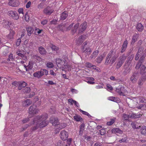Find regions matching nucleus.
I'll return each instance as SVG.
<instances>
[{"label": "nucleus", "instance_id": "nucleus-1", "mask_svg": "<svg viewBox=\"0 0 146 146\" xmlns=\"http://www.w3.org/2000/svg\"><path fill=\"white\" fill-rule=\"evenodd\" d=\"M48 117L47 114L44 113L40 116H37L33 120L32 123L30 125H35L31 129L32 131H33L37 129L39 127L42 128L46 126L48 122L46 120Z\"/></svg>", "mask_w": 146, "mask_h": 146}, {"label": "nucleus", "instance_id": "nucleus-2", "mask_svg": "<svg viewBox=\"0 0 146 146\" xmlns=\"http://www.w3.org/2000/svg\"><path fill=\"white\" fill-rule=\"evenodd\" d=\"M146 55V50H144L142 48H140L138 49L135 57V59L137 60L139 58V56H141L135 66L136 69L140 68L141 73L142 74V72L145 70L146 67L143 65H142V63L143 62V60L145 58Z\"/></svg>", "mask_w": 146, "mask_h": 146}, {"label": "nucleus", "instance_id": "nucleus-3", "mask_svg": "<svg viewBox=\"0 0 146 146\" xmlns=\"http://www.w3.org/2000/svg\"><path fill=\"white\" fill-rule=\"evenodd\" d=\"M56 61L57 66L60 68H63L62 70H65L66 71L71 70L72 66L70 65L67 64L65 59L57 58L56 59Z\"/></svg>", "mask_w": 146, "mask_h": 146}, {"label": "nucleus", "instance_id": "nucleus-4", "mask_svg": "<svg viewBox=\"0 0 146 146\" xmlns=\"http://www.w3.org/2000/svg\"><path fill=\"white\" fill-rule=\"evenodd\" d=\"M32 58L33 60L30 61L28 66L24 65V66L27 71H29V70H31L33 66L35 68L37 67L35 61V60H37L36 62H40L42 61V59L37 55H33Z\"/></svg>", "mask_w": 146, "mask_h": 146}, {"label": "nucleus", "instance_id": "nucleus-5", "mask_svg": "<svg viewBox=\"0 0 146 146\" xmlns=\"http://www.w3.org/2000/svg\"><path fill=\"white\" fill-rule=\"evenodd\" d=\"M117 58V56L115 55V52L111 51L109 53L106 57L105 64L107 65L111 63V64H112L115 61Z\"/></svg>", "mask_w": 146, "mask_h": 146}, {"label": "nucleus", "instance_id": "nucleus-6", "mask_svg": "<svg viewBox=\"0 0 146 146\" xmlns=\"http://www.w3.org/2000/svg\"><path fill=\"white\" fill-rule=\"evenodd\" d=\"M48 74V71L46 69H41L40 71H38L33 74L34 77L39 78L42 77L44 75H47Z\"/></svg>", "mask_w": 146, "mask_h": 146}, {"label": "nucleus", "instance_id": "nucleus-7", "mask_svg": "<svg viewBox=\"0 0 146 146\" xmlns=\"http://www.w3.org/2000/svg\"><path fill=\"white\" fill-rule=\"evenodd\" d=\"M82 50L83 52H87V54H90L91 53V50L90 48L88 42L86 41L83 43Z\"/></svg>", "mask_w": 146, "mask_h": 146}, {"label": "nucleus", "instance_id": "nucleus-8", "mask_svg": "<svg viewBox=\"0 0 146 146\" xmlns=\"http://www.w3.org/2000/svg\"><path fill=\"white\" fill-rule=\"evenodd\" d=\"M116 91L120 95L124 96L127 94L126 90L121 85H119L117 88H116Z\"/></svg>", "mask_w": 146, "mask_h": 146}, {"label": "nucleus", "instance_id": "nucleus-9", "mask_svg": "<svg viewBox=\"0 0 146 146\" xmlns=\"http://www.w3.org/2000/svg\"><path fill=\"white\" fill-rule=\"evenodd\" d=\"M39 110L34 105H32L29 109V113L30 115H33L37 113Z\"/></svg>", "mask_w": 146, "mask_h": 146}, {"label": "nucleus", "instance_id": "nucleus-10", "mask_svg": "<svg viewBox=\"0 0 146 146\" xmlns=\"http://www.w3.org/2000/svg\"><path fill=\"white\" fill-rule=\"evenodd\" d=\"M126 58V56L124 55H123L119 57L116 66L117 68L118 69L121 67Z\"/></svg>", "mask_w": 146, "mask_h": 146}, {"label": "nucleus", "instance_id": "nucleus-11", "mask_svg": "<svg viewBox=\"0 0 146 146\" xmlns=\"http://www.w3.org/2000/svg\"><path fill=\"white\" fill-rule=\"evenodd\" d=\"M8 14L10 17H11L14 19L17 20L19 18L18 14L15 11H9L8 12Z\"/></svg>", "mask_w": 146, "mask_h": 146}, {"label": "nucleus", "instance_id": "nucleus-12", "mask_svg": "<svg viewBox=\"0 0 146 146\" xmlns=\"http://www.w3.org/2000/svg\"><path fill=\"white\" fill-rule=\"evenodd\" d=\"M68 133L64 130L61 131L60 133V137L62 140L65 141L66 140L68 137Z\"/></svg>", "mask_w": 146, "mask_h": 146}, {"label": "nucleus", "instance_id": "nucleus-13", "mask_svg": "<svg viewBox=\"0 0 146 146\" xmlns=\"http://www.w3.org/2000/svg\"><path fill=\"white\" fill-rule=\"evenodd\" d=\"M54 11V10L52 7H48L44 9L43 12L46 15H50Z\"/></svg>", "mask_w": 146, "mask_h": 146}, {"label": "nucleus", "instance_id": "nucleus-14", "mask_svg": "<svg viewBox=\"0 0 146 146\" xmlns=\"http://www.w3.org/2000/svg\"><path fill=\"white\" fill-rule=\"evenodd\" d=\"M138 74L137 73L134 72L130 78V80L133 83H135L138 78Z\"/></svg>", "mask_w": 146, "mask_h": 146}, {"label": "nucleus", "instance_id": "nucleus-15", "mask_svg": "<svg viewBox=\"0 0 146 146\" xmlns=\"http://www.w3.org/2000/svg\"><path fill=\"white\" fill-rule=\"evenodd\" d=\"M8 5L12 7H17L19 5V3L18 1L16 0H10L8 3Z\"/></svg>", "mask_w": 146, "mask_h": 146}, {"label": "nucleus", "instance_id": "nucleus-16", "mask_svg": "<svg viewBox=\"0 0 146 146\" xmlns=\"http://www.w3.org/2000/svg\"><path fill=\"white\" fill-rule=\"evenodd\" d=\"M142 76V77L139 79L138 82V84L140 85H142L143 82L146 80V72H144Z\"/></svg>", "mask_w": 146, "mask_h": 146}, {"label": "nucleus", "instance_id": "nucleus-17", "mask_svg": "<svg viewBox=\"0 0 146 146\" xmlns=\"http://www.w3.org/2000/svg\"><path fill=\"white\" fill-rule=\"evenodd\" d=\"M50 121L54 125L58 124L59 121L57 118L51 117L50 119Z\"/></svg>", "mask_w": 146, "mask_h": 146}, {"label": "nucleus", "instance_id": "nucleus-18", "mask_svg": "<svg viewBox=\"0 0 146 146\" xmlns=\"http://www.w3.org/2000/svg\"><path fill=\"white\" fill-rule=\"evenodd\" d=\"M11 24V22L7 20H4L2 23L3 27L7 29L9 28Z\"/></svg>", "mask_w": 146, "mask_h": 146}, {"label": "nucleus", "instance_id": "nucleus-19", "mask_svg": "<svg viewBox=\"0 0 146 146\" xmlns=\"http://www.w3.org/2000/svg\"><path fill=\"white\" fill-rule=\"evenodd\" d=\"M87 23L85 22L83 23L80 26L79 30V33L83 32L86 29Z\"/></svg>", "mask_w": 146, "mask_h": 146}, {"label": "nucleus", "instance_id": "nucleus-20", "mask_svg": "<svg viewBox=\"0 0 146 146\" xmlns=\"http://www.w3.org/2000/svg\"><path fill=\"white\" fill-rule=\"evenodd\" d=\"M85 39L86 36L85 35H82L80 36L76 40V43L78 44H80L82 43Z\"/></svg>", "mask_w": 146, "mask_h": 146}, {"label": "nucleus", "instance_id": "nucleus-21", "mask_svg": "<svg viewBox=\"0 0 146 146\" xmlns=\"http://www.w3.org/2000/svg\"><path fill=\"white\" fill-rule=\"evenodd\" d=\"M94 80V78L92 77H88L86 78L85 81L89 84H93L95 83V82L93 81Z\"/></svg>", "mask_w": 146, "mask_h": 146}, {"label": "nucleus", "instance_id": "nucleus-22", "mask_svg": "<svg viewBox=\"0 0 146 146\" xmlns=\"http://www.w3.org/2000/svg\"><path fill=\"white\" fill-rule=\"evenodd\" d=\"M136 29L139 32L142 31L144 29L143 25L140 23H138L136 27Z\"/></svg>", "mask_w": 146, "mask_h": 146}, {"label": "nucleus", "instance_id": "nucleus-23", "mask_svg": "<svg viewBox=\"0 0 146 146\" xmlns=\"http://www.w3.org/2000/svg\"><path fill=\"white\" fill-rule=\"evenodd\" d=\"M127 44L128 41L127 40H125L123 42L121 48V53H123V52L125 51L126 49Z\"/></svg>", "mask_w": 146, "mask_h": 146}, {"label": "nucleus", "instance_id": "nucleus-24", "mask_svg": "<svg viewBox=\"0 0 146 146\" xmlns=\"http://www.w3.org/2000/svg\"><path fill=\"white\" fill-rule=\"evenodd\" d=\"M108 100L113 101L117 103L120 102V100L119 98H115L113 96H110L108 98Z\"/></svg>", "mask_w": 146, "mask_h": 146}, {"label": "nucleus", "instance_id": "nucleus-25", "mask_svg": "<svg viewBox=\"0 0 146 146\" xmlns=\"http://www.w3.org/2000/svg\"><path fill=\"white\" fill-rule=\"evenodd\" d=\"M17 54L19 56L21 57V58L25 60H27V56L22 54L21 51H18L17 52Z\"/></svg>", "mask_w": 146, "mask_h": 146}, {"label": "nucleus", "instance_id": "nucleus-26", "mask_svg": "<svg viewBox=\"0 0 146 146\" xmlns=\"http://www.w3.org/2000/svg\"><path fill=\"white\" fill-rule=\"evenodd\" d=\"M112 132L113 133H119L121 134L123 131L121 130L119 128H114L112 130Z\"/></svg>", "mask_w": 146, "mask_h": 146}, {"label": "nucleus", "instance_id": "nucleus-27", "mask_svg": "<svg viewBox=\"0 0 146 146\" xmlns=\"http://www.w3.org/2000/svg\"><path fill=\"white\" fill-rule=\"evenodd\" d=\"M131 125L132 127L134 129H139L141 127V126L138 125V123L136 122H132Z\"/></svg>", "mask_w": 146, "mask_h": 146}, {"label": "nucleus", "instance_id": "nucleus-28", "mask_svg": "<svg viewBox=\"0 0 146 146\" xmlns=\"http://www.w3.org/2000/svg\"><path fill=\"white\" fill-rule=\"evenodd\" d=\"M31 101L29 99L26 100L23 102V106L25 107H27L30 105L31 103Z\"/></svg>", "mask_w": 146, "mask_h": 146}, {"label": "nucleus", "instance_id": "nucleus-29", "mask_svg": "<svg viewBox=\"0 0 146 146\" xmlns=\"http://www.w3.org/2000/svg\"><path fill=\"white\" fill-rule=\"evenodd\" d=\"M27 35L30 36L33 32V29L31 27H29L27 28Z\"/></svg>", "mask_w": 146, "mask_h": 146}, {"label": "nucleus", "instance_id": "nucleus-30", "mask_svg": "<svg viewBox=\"0 0 146 146\" xmlns=\"http://www.w3.org/2000/svg\"><path fill=\"white\" fill-rule=\"evenodd\" d=\"M139 36L138 35L136 34H135L133 36L131 42V44H133L137 40Z\"/></svg>", "mask_w": 146, "mask_h": 146}, {"label": "nucleus", "instance_id": "nucleus-31", "mask_svg": "<svg viewBox=\"0 0 146 146\" xmlns=\"http://www.w3.org/2000/svg\"><path fill=\"white\" fill-rule=\"evenodd\" d=\"M38 50L39 53L41 54H45L46 52L45 49L42 46L38 48Z\"/></svg>", "mask_w": 146, "mask_h": 146}, {"label": "nucleus", "instance_id": "nucleus-32", "mask_svg": "<svg viewBox=\"0 0 146 146\" xmlns=\"http://www.w3.org/2000/svg\"><path fill=\"white\" fill-rule=\"evenodd\" d=\"M15 33V32L13 31L12 30H10L9 34L7 36L8 38L10 39H13Z\"/></svg>", "mask_w": 146, "mask_h": 146}, {"label": "nucleus", "instance_id": "nucleus-33", "mask_svg": "<svg viewBox=\"0 0 146 146\" xmlns=\"http://www.w3.org/2000/svg\"><path fill=\"white\" fill-rule=\"evenodd\" d=\"M67 13L66 11H64L61 14L60 16L61 19L64 20L67 17Z\"/></svg>", "mask_w": 146, "mask_h": 146}, {"label": "nucleus", "instance_id": "nucleus-34", "mask_svg": "<svg viewBox=\"0 0 146 146\" xmlns=\"http://www.w3.org/2000/svg\"><path fill=\"white\" fill-rule=\"evenodd\" d=\"M140 132L143 135H146V127L142 126L141 127Z\"/></svg>", "mask_w": 146, "mask_h": 146}, {"label": "nucleus", "instance_id": "nucleus-35", "mask_svg": "<svg viewBox=\"0 0 146 146\" xmlns=\"http://www.w3.org/2000/svg\"><path fill=\"white\" fill-rule=\"evenodd\" d=\"M26 85L27 83L25 82H23L20 83L18 87V89L20 90L22 88L25 87L26 86Z\"/></svg>", "mask_w": 146, "mask_h": 146}, {"label": "nucleus", "instance_id": "nucleus-36", "mask_svg": "<svg viewBox=\"0 0 146 146\" xmlns=\"http://www.w3.org/2000/svg\"><path fill=\"white\" fill-rule=\"evenodd\" d=\"M99 53V51L97 50L95 51L90 56V58H95L98 55Z\"/></svg>", "mask_w": 146, "mask_h": 146}, {"label": "nucleus", "instance_id": "nucleus-37", "mask_svg": "<svg viewBox=\"0 0 146 146\" xmlns=\"http://www.w3.org/2000/svg\"><path fill=\"white\" fill-rule=\"evenodd\" d=\"M79 25V24L78 23H77L74 26V29H72V33L73 34L75 33L76 31V30Z\"/></svg>", "mask_w": 146, "mask_h": 146}, {"label": "nucleus", "instance_id": "nucleus-38", "mask_svg": "<svg viewBox=\"0 0 146 146\" xmlns=\"http://www.w3.org/2000/svg\"><path fill=\"white\" fill-rule=\"evenodd\" d=\"M134 57L133 54H132L128 58L127 60V64L128 65L130 63L131 61L132 60Z\"/></svg>", "mask_w": 146, "mask_h": 146}, {"label": "nucleus", "instance_id": "nucleus-39", "mask_svg": "<svg viewBox=\"0 0 146 146\" xmlns=\"http://www.w3.org/2000/svg\"><path fill=\"white\" fill-rule=\"evenodd\" d=\"M116 119V118H114L111 119H110V121L107 122V124L108 125H112L115 122Z\"/></svg>", "mask_w": 146, "mask_h": 146}, {"label": "nucleus", "instance_id": "nucleus-40", "mask_svg": "<svg viewBox=\"0 0 146 146\" xmlns=\"http://www.w3.org/2000/svg\"><path fill=\"white\" fill-rule=\"evenodd\" d=\"M128 141L127 139V137H124V138H123L121 139H120L119 141L120 143H127L128 142Z\"/></svg>", "mask_w": 146, "mask_h": 146}, {"label": "nucleus", "instance_id": "nucleus-41", "mask_svg": "<svg viewBox=\"0 0 146 146\" xmlns=\"http://www.w3.org/2000/svg\"><path fill=\"white\" fill-rule=\"evenodd\" d=\"M14 56H13L12 54L11 53L9 56L7 60L9 61H13L14 60Z\"/></svg>", "mask_w": 146, "mask_h": 146}, {"label": "nucleus", "instance_id": "nucleus-42", "mask_svg": "<svg viewBox=\"0 0 146 146\" xmlns=\"http://www.w3.org/2000/svg\"><path fill=\"white\" fill-rule=\"evenodd\" d=\"M74 119L77 121H80L82 119V118L80 116L77 115H76L75 116H74Z\"/></svg>", "mask_w": 146, "mask_h": 146}, {"label": "nucleus", "instance_id": "nucleus-43", "mask_svg": "<svg viewBox=\"0 0 146 146\" xmlns=\"http://www.w3.org/2000/svg\"><path fill=\"white\" fill-rule=\"evenodd\" d=\"M66 124L65 123H62L58 124V127L59 129H61L65 127L66 126Z\"/></svg>", "mask_w": 146, "mask_h": 146}, {"label": "nucleus", "instance_id": "nucleus-44", "mask_svg": "<svg viewBox=\"0 0 146 146\" xmlns=\"http://www.w3.org/2000/svg\"><path fill=\"white\" fill-rule=\"evenodd\" d=\"M79 110L81 112L82 114L88 116V117H91V116L90 115V114L88 112L83 111L80 109H79Z\"/></svg>", "mask_w": 146, "mask_h": 146}, {"label": "nucleus", "instance_id": "nucleus-45", "mask_svg": "<svg viewBox=\"0 0 146 146\" xmlns=\"http://www.w3.org/2000/svg\"><path fill=\"white\" fill-rule=\"evenodd\" d=\"M103 59V57L102 56H100L97 58V62L99 63L101 62Z\"/></svg>", "mask_w": 146, "mask_h": 146}, {"label": "nucleus", "instance_id": "nucleus-46", "mask_svg": "<svg viewBox=\"0 0 146 146\" xmlns=\"http://www.w3.org/2000/svg\"><path fill=\"white\" fill-rule=\"evenodd\" d=\"M42 31H43L42 30H40L38 29H35V33L36 35H38L41 33Z\"/></svg>", "mask_w": 146, "mask_h": 146}, {"label": "nucleus", "instance_id": "nucleus-47", "mask_svg": "<svg viewBox=\"0 0 146 146\" xmlns=\"http://www.w3.org/2000/svg\"><path fill=\"white\" fill-rule=\"evenodd\" d=\"M56 146H64V143L63 141H59L57 143Z\"/></svg>", "mask_w": 146, "mask_h": 146}, {"label": "nucleus", "instance_id": "nucleus-48", "mask_svg": "<svg viewBox=\"0 0 146 146\" xmlns=\"http://www.w3.org/2000/svg\"><path fill=\"white\" fill-rule=\"evenodd\" d=\"M46 66L49 68H52L54 67V64L51 62H48L46 64Z\"/></svg>", "mask_w": 146, "mask_h": 146}, {"label": "nucleus", "instance_id": "nucleus-49", "mask_svg": "<svg viewBox=\"0 0 146 146\" xmlns=\"http://www.w3.org/2000/svg\"><path fill=\"white\" fill-rule=\"evenodd\" d=\"M65 26L64 25H60L58 26V28H59V29L62 31H64L65 30Z\"/></svg>", "mask_w": 146, "mask_h": 146}, {"label": "nucleus", "instance_id": "nucleus-50", "mask_svg": "<svg viewBox=\"0 0 146 146\" xmlns=\"http://www.w3.org/2000/svg\"><path fill=\"white\" fill-rule=\"evenodd\" d=\"M107 89L109 91H111L113 90V87L109 84L106 85Z\"/></svg>", "mask_w": 146, "mask_h": 146}, {"label": "nucleus", "instance_id": "nucleus-51", "mask_svg": "<svg viewBox=\"0 0 146 146\" xmlns=\"http://www.w3.org/2000/svg\"><path fill=\"white\" fill-rule=\"evenodd\" d=\"M30 88L29 87H26L24 88L23 92L25 93H28L30 91Z\"/></svg>", "mask_w": 146, "mask_h": 146}, {"label": "nucleus", "instance_id": "nucleus-52", "mask_svg": "<svg viewBox=\"0 0 146 146\" xmlns=\"http://www.w3.org/2000/svg\"><path fill=\"white\" fill-rule=\"evenodd\" d=\"M25 18L26 21H29V17L28 14V13L27 12L25 14Z\"/></svg>", "mask_w": 146, "mask_h": 146}, {"label": "nucleus", "instance_id": "nucleus-53", "mask_svg": "<svg viewBox=\"0 0 146 146\" xmlns=\"http://www.w3.org/2000/svg\"><path fill=\"white\" fill-rule=\"evenodd\" d=\"M72 138L68 139L66 141L67 144L69 146H70V144L72 142Z\"/></svg>", "mask_w": 146, "mask_h": 146}, {"label": "nucleus", "instance_id": "nucleus-54", "mask_svg": "<svg viewBox=\"0 0 146 146\" xmlns=\"http://www.w3.org/2000/svg\"><path fill=\"white\" fill-rule=\"evenodd\" d=\"M51 48L53 50L55 51H56L58 49V47L54 45H52L51 46Z\"/></svg>", "mask_w": 146, "mask_h": 146}, {"label": "nucleus", "instance_id": "nucleus-55", "mask_svg": "<svg viewBox=\"0 0 146 146\" xmlns=\"http://www.w3.org/2000/svg\"><path fill=\"white\" fill-rule=\"evenodd\" d=\"M70 91L73 94H76L78 92V91L77 90L74 88L71 89Z\"/></svg>", "mask_w": 146, "mask_h": 146}, {"label": "nucleus", "instance_id": "nucleus-56", "mask_svg": "<svg viewBox=\"0 0 146 146\" xmlns=\"http://www.w3.org/2000/svg\"><path fill=\"white\" fill-rule=\"evenodd\" d=\"M44 6V4L43 3H41L39 4L38 6V8L39 9H42Z\"/></svg>", "mask_w": 146, "mask_h": 146}, {"label": "nucleus", "instance_id": "nucleus-57", "mask_svg": "<svg viewBox=\"0 0 146 146\" xmlns=\"http://www.w3.org/2000/svg\"><path fill=\"white\" fill-rule=\"evenodd\" d=\"M123 117L125 120H127L129 118V115L124 114L123 115Z\"/></svg>", "mask_w": 146, "mask_h": 146}, {"label": "nucleus", "instance_id": "nucleus-58", "mask_svg": "<svg viewBox=\"0 0 146 146\" xmlns=\"http://www.w3.org/2000/svg\"><path fill=\"white\" fill-rule=\"evenodd\" d=\"M21 42V40L20 38H18L17 40L16 43V44L17 46H19Z\"/></svg>", "mask_w": 146, "mask_h": 146}, {"label": "nucleus", "instance_id": "nucleus-59", "mask_svg": "<svg viewBox=\"0 0 146 146\" xmlns=\"http://www.w3.org/2000/svg\"><path fill=\"white\" fill-rule=\"evenodd\" d=\"M86 67L89 68H92V67L93 66V65L89 62H86Z\"/></svg>", "mask_w": 146, "mask_h": 146}, {"label": "nucleus", "instance_id": "nucleus-60", "mask_svg": "<svg viewBox=\"0 0 146 146\" xmlns=\"http://www.w3.org/2000/svg\"><path fill=\"white\" fill-rule=\"evenodd\" d=\"M23 10L22 8H20L18 9V12L19 14H22L23 15Z\"/></svg>", "mask_w": 146, "mask_h": 146}, {"label": "nucleus", "instance_id": "nucleus-61", "mask_svg": "<svg viewBox=\"0 0 146 146\" xmlns=\"http://www.w3.org/2000/svg\"><path fill=\"white\" fill-rule=\"evenodd\" d=\"M135 119H137V118H139L141 117L142 116V115L141 114H138L135 113Z\"/></svg>", "mask_w": 146, "mask_h": 146}, {"label": "nucleus", "instance_id": "nucleus-62", "mask_svg": "<svg viewBox=\"0 0 146 146\" xmlns=\"http://www.w3.org/2000/svg\"><path fill=\"white\" fill-rule=\"evenodd\" d=\"M48 22V21L46 19L43 20L41 22V24L43 25H44L46 24Z\"/></svg>", "mask_w": 146, "mask_h": 146}, {"label": "nucleus", "instance_id": "nucleus-63", "mask_svg": "<svg viewBox=\"0 0 146 146\" xmlns=\"http://www.w3.org/2000/svg\"><path fill=\"white\" fill-rule=\"evenodd\" d=\"M100 132L101 135H104L105 133V130L104 129H102L100 130Z\"/></svg>", "mask_w": 146, "mask_h": 146}, {"label": "nucleus", "instance_id": "nucleus-64", "mask_svg": "<svg viewBox=\"0 0 146 146\" xmlns=\"http://www.w3.org/2000/svg\"><path fill=\"white\" fill-rule=\"evenodd\" d=\"M135 113H130L129 115V118L135 119Z\"/></svg>", "mask_w": 146, "mask_h": 146}]
</instances>
